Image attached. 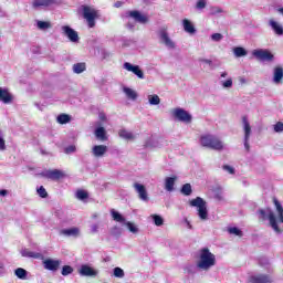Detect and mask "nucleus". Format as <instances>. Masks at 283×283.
Segmentation results:
<instances>
[{
	"instance_id": "obj_13",
	"label": "nucleus",
	"mask_w": 283,
	"mask_h": 283,
	"mask_svg": "<svg viewBox=\"0 0 283 283\" xmlns=\"http://www.w3.org/2000/svg\"><path fill=\"white\" fill-rule=\"evenodd\" d=\"M123 69L126 70V72H132V74H135L137 78H145V73L143 72V69H140L138 65H134L129 62H125L123 64Z\"/></svg>"
},
{
	"instance_id": "obj_22",
	"label": "nucleus",
	"mask_w": 283,
	"mask_h": 283,
	"mask_svg": "<svg viewBox=\"0 0 283 283\" xmlns=\"http://www.w3.org/2000/svg\"><path fill=\"white\" fill-rule=\"evenodd\" d=\"M178 180L177 176L166 177L164 181V189H166L169 193L174 191V187H176V181Z\"/></svg>"
},
{
	"instance_id": "obj_8",
	"label": "nucleus",
	"mask_w": 283,
	"mask_h": 283,
	"mask_svg": "<svg viewBox=\"0 0 283 283\" xmlns=\"http://www.w3.org/2000/svg\"><path fill=\"white\" fill-rule=\"evenodd\" d=\"M252 55L258 61L268 62V63L273 62V59H275V56L273 55V53H271V51L264 50V49L253 50Z\"/></svg>"
},
{
	"instance_id": "obj_39",
	"label": "nucleus",
	"mask_w": 283,
	"mask_h": 283,
	"mask_svg": "<svg viewBox=\"0 0 283 283\" xmlns=\"http://www.w3.org/2000/svg\"><path fill=\"white\" fill-rule=\"evenodd\" d=\"M200 63H206V65H210V67L213 70L214 67H220V62L218 61H211L207 59H200Z\"/></svg>"
},
{
	"instance_id": "obj_23",
	"label": "nucleus",
	"mask_w": 283,
	"mask_h": 283,
	"mask_svg": "<svg viewBox=\"0 0 283 283\" xmlns=\"http://www.w3.org/2000/svg\"><path fill=\"white\" fill-rule=\"evenodd\" d=\"M272 81L275 85H281V83L283 81V69H282V66L274 67Z\"/></svg>"
},
{
	"instance_id": "obj_2",
	"label": "nucleus",
	"mask_w": 283,
	"mask_h": 283,
	"mask_svg": "<svg viewBox=\"0 0 283 283\" xmlns=\"http://www.w3.org/2000/svg\"><path fill=\"white\" fill-rule=\"evenodd\" d=\"M199 145L205 149H211L212 151H222L224 149V142L216 135L205 134L199 138Z\"/></svg>"
},
{
	"instance_id": "obj_3",
	"label": "nucleus",
	"mask_w": 283,
	"mask_h": 283,
	"mask_svg": "<svg viewBox=\"0 0 283 283\" xmlns=\"http://www.w3.org/2000/svg\"><path fill=\"white\" fill-rule=\"evenodd\" d=\"M216 266V254L211 253L208 248H203L199 251V260L197 261V268L199 271H209Z\"/></svg>"
},
{
	"instance_id": "obj_27",
	"label": "nucleus",
	"mask_w": 283,
	"mask_h": 283,
	"mask_svg": "<svg viewBox=\"0 0 283 283\" xmlns=\"http://www.w3.org/2000/svg\"><path fill=\"white\" fill-rule=\"evenodd\" d=\"M182 25H184L185 32H187L188 34H196V27L191 21H189L188 19H184Z\"/></svg>"
},
{
	"instance_id": "obj_59",
	"label": "nucleus",
	"mask_w": 283,
	"mask_h": 283,
	"mask_svg": "<svg viewBox=\"0 0 283 283\" xmlns=\"http://www.w3.org/2000/svg\"><path fill=\"white\" fill-rule=\"evenodd\" d=\"M159 35L160 36H168V33H167L166 30L161 29Z\"/></svg>"
},
{
	"instance_id": "obj_30",
	"label": "nucleus",
	"mask_w": 283,
	"mask_h": 283,
	"mask_svg": "<svg viewBox=\"0 0 283 283\" xmlns=\"http://www.w3.org/2000/svg\"><path fill=\"white\" fill-rule=\"evenodd\" d=\"M270 27L275 32V34H279V36H282V34H283V27H282V24L275 22V20H270Z\"/></svg>"
},
{
	"instance_id": "obj_35",
	"label": "nucleus",
	"mask_w": 283,
	"mask_h": 283,
	"mask_svg": "<svg viewBox=\"0 0 283 283\" xmlns=\"http://www.w3.org/2000/svg\"><path fill=\"white\" fill-rule=\"evenodd\" d=\"M56 120L60 125H67L72 120V117L67 114H61L56 117Z\"/></svg>"
},
{
	"instance_id": "obj_18",
	"label": "nucleus",
	"mask_w": 283,
	"mask_h": 283,
	"mask_svg": "<svg viewBox=\"0 0 283 283\" xmlns=\"http://www.w3.org/2000/svg\"><path fill=\"white\" fill-rule=\"evenodd\" d=\"M95 126L96 128H95L94 135L97 138V140H102V142L107 140V132L105 130V127L101 125V122H96Z\"/></svg>"
},
{
	"instance_id": "obj_11",
	"label": "nucleus",
	"mask_w": 283,
	"mask_h": 283,
	"mask_svg": "<svg viewBox=\"0 0 283 283\" xmlns=\"http://www.w3.org/2000/svg\"><path fill=\"white\" fill-rule=\"evenodd\" d=\"M62 261L59 259H43L42 265L45 271H52L53 273H56L59 269H61Z\"/></svg>"
},
{
	"instance_id": "obj_63",
	"label": "nucleus",
	"mask_w": 283,
	"mask_h": 283,
	"mask_svg": "<svg viewBox=\"0 0 283 283\" xmlns=\"http://www.w3.org/2000/svg\"><path fill=\"white\" fill-rule=\"evenodd\" d=\"M102 59H109V53H107V52L104 51Z\"/></svg>"
},
{
	"instance_id": "obj_1",
	"label": "nucleus",
	"mask_w": 283,
	"mask_h": 283,
	"mask_svg": "<svg viewBox=\"0 0 283 283\" xmlns=\"http://www.w3.org/2000/svg\"><path fill=\"white\" fill-rule=\"evenodd\" d=\"M273 202H274V207L276 209L277 216L275 217V212H273L271 208L260 209L259 220H269L270 227L273 229V231L275 233H282V230L277 224L283 223V207L277 199H273Z\"/></svg>"
},
{
	"instance_id": "obj_45",
	"label": "nucleus",
	"mask_w": 283,
	"mask_h": 283,
	"mask_svg": "<svg viewBox=\"0 0 283 283\" xmlns=\"http://www.w3.org/2000/svg\"><path fill=\"white\" fill-rule=\"evenodd\" d=\"M75 196L77 200H87L88 198L87 191L85 190H77Z\"/></svg>"
},
{
	"instance_id": "obj_62",
	"label": "nucleus",
	"mask_w": 283,
	"mask_h": 283,
	"mask_svg": "<svg viewBox=\"0 0 283 283\" xmlns=\"http://www.w3.org/2000/svg\"><path fill=\"white\" fill-rule=\"evenodd\" d=\"M127 30H134L135 25L132 23L126 24Z\"/></svg>"
},
{
	"instance_id": "obj_31",
	"label": "nucleus",
	"mask_w": 283,
	"mask_h": 283,
	"mask_svg": "<svg viewBox=\"0 0 283 283\" xmlns=\"http://www.w3.org/2000/svg\"><path fill=\"white\" fill-rule=\"evenodd\" d=\"M111 214L113 220H115V222H119L120 224H125L127 222L125 220V217H123V214H120L118 211L114 209L111 210Z\"/></svg>"
},
{
	"instance_id": "obj_55",
	"label": "nucleus",
	"mask_w": 283,
	"mask_h": 283,
	"mask_svg": "<svg viewBox=\"0 0 283 283\" xmlns=\"http://www.w3.org/2000/svg\"><path fill=\"white\" fill-rule=\"evenodd\" d=\"M91 232L92 233H98V224L91 226Z\"/></svg>"
},
{
	"instance_id": "obj_33",
	"label": "nucleus",
	"mask_w": 283,
	"mask_h": 283,
	"mask_svg": "<svg viewBox=\"0 0 283 283\" xmlns=\"http://www.w3.org/2000/svg\"><path fill=\"white\" fill-rule=\"evenodd\" d=\"M124 227H127V229H128V231L130 232V233H134V234H136V233H139V229H138V226H136V223H134V222H132V221H126V222H124Z\"/></svg>"
},
{
	"instance_id": "obj_49",
	"label": "nucleus",
	"mask_w": 283,
	"mask_h": 283,
	"mask_svg": "<svg viewBox=\"0 0 283 283\" xmlns=\"http://www.w3.org/2000/svg\"><path fill=\"white\" fill-rule=\"evenodd\" d=\"M38 196H40V198H48V191L45 190V188L43 186H41L38 189Z\"/></svg>"
},
{
	"instance_id": "obj_12",
	"label": "nucleus",
	"mask_w": 283,
	"mask_h": 283,
	"mask_svg": "<svg viewBox=\"0 0 283 283\" xmlns=\"http://www.w3.org/2000/svg\"><path fill=\"white\" fill-rule=\"evenodd\" d=\"M43 178H49V180H61V178H65V172L59 169L44 170L41 172Z\"/></svg>"
},
{
	"instance_id": "obj_9",
	"label": "nucleus",
	"mask_w": 283,
	"mask_h": 283,
	"mask_svg": "<svg viewBox=\"0 0 283 283\" xmlns=\"http://www.w3.org/2000/svg\"><path fill=\"white\" fill-rule=\"evenodd\" d=\"M52 6H61V0H33V10H42L43 8H52Z\"/></svg>"
},
{
	"instance_id": "obj_16",
	"label": "nucleus",
	"mask_w": 283,
	"mask_h": 283,
	"mask_svg": "<svg viewBox=\"0 0 283 283\" xmlns=\"http://www.w3.org/2000/svg\"><path fill=\"white\" fill-rule=\"evenodd\" d=\"M229 73L227 71L221 72L220 77H219V83L223 90H231L233 87V78L228 77ZM222 78H227L226 81Z\"/></svg>"
},
{
	"instance_id": "obj_34",
	"label": "nucleus",
	"mask_w": 283,
	"mask_h": 283,
	"mask_svg": "<svg viewBox=\"0 0 283 283\" xmlns=\"http://www.w3.org/2000/svg\"><path fill=\"white\" fill-rule=\"evenodd\" d=\"M36 28H38V30H42V31L50 30V28H52V23L49 21L38 20Z\"/></svg>"
},
{
	"instance_id": "obj_7",
	"label": "nucleus",
	"mask_w": 283,
	"mask_h": 283,
	"mask_svg": "<svg viewBox=\"0 0 283 283\" xmlns=\"http://www.w3.org/2000/svg\"><path fill=\"white\" fill-rule=\"evenodd\" d=\"M242 129H243V145L245 151H250L251 146L249 145V140H251V123L249 122V118L247 116L242 117Z\"/></svg>"
},
{
	"instance_id": "obj_5",
	"label": "nucleus",
	"mask_w": 283,
	"mask_h": 283,
	"mask_svg": "<svg viewBox=\"0 0 283 283\" xmlns=\"http://www.w3.org/2000/svg\"><path fill=\"white\" fill-rule=\"evenodd\" d=\"M122 19H133L135 23H140V25H146V23H149V17H147V14H143L138 10L126 11L122 14Z\"/></svg>"
},
{
	"instance_id": "obj_43",
	"label": "nucleus",
	"mask_w": 283,
	"mask_h": 283,
	"mask_svg": "<svg viewBox=\"0 0 283 283\" xmlns=\"http://www.w3.org/2000/svg\"><path fill=\"white\" fill-rule=\"evenodd\" d=\"M192 189H191V184H186L181 187V193L184 196H189L190 193H192Z\"/></svg>"
},
{
	"instance_id": "obj_44",
	"label": "nucleus",
	"mask_w": 283,
	"mask_h": 283,
	"mask_svg": "<svg viewBox=\"0 0 283 283\" xmlns=\"http://www.w3.org/2000/svg\"><path fill=\"white\" fill-rule=\"evenodd\" d=\"M62 275L67 276V275H72V273H74V268L70 266V265H64L62 268Z\"/></svg>"
},
{
	"instance_id": "obj_47",
	"label": "nucleus",
	"mask_w": 283,
	"mask_h": 283,
	"mask_svg": "<svg viewBox=\"0 0 283 283\" xmlns=\"http://www.w3.org/2000/svg\"><path fill=\"white\" fill-rule=\"evenodd\" d=\"M196 8L197 10H205L207 8V0H198Z\"/></svg>"
},
{
	"instance_id": "obj_24",
	"label": "nucleus",
	"mask_w": 283,
	"mask_h": 283,
	"mask_svg": "<svg viewBox=\"0 0 283 283\" xmlns=\"http://www.w3.org/2000/svg\"><path fill=\"white\" fill-rule=\"evenodd\" d=\"M0 101L6 105L12 103V95L8 92V88L0 87Z\"/></svg>"
},
{
	"instance_id": "obj_14",
	"label": "nucleus",
	"mask_w": 283,
	"mask_h": 283,
	"mask_svg": "<svg viewBox=\"0 0 283 283\" xmlns=\"http://www.w3.org/2000/svg\"><path fill=\"white\" fill-rule=\"evenodd\" d=\"M133 187L136 193H138L139 200H143V202H149V195L147 193V188H145V185L135 182Z\"/></svg>"
},
{
	"instance_id": "obj_15",
	"label": "nucleus",
	"mask_w": 283,
	"mask_h": 283,
	"mask_svg": "<svg viewBox=\"0 0 283 283\" xmlns=\"http://www.w3.org/2000/svg\"><path fill=\"white\" fill-rule=\"evenodd\" d=\"M78 274L82 277H96V275H98V272L94 268H92L87 264H83L78 269Z\"/></svg>"
},
{
	"instance_id": "obj_56",
	"label": "nucleus",
	"mask_w": 283,
	"mask_h": 283,
	"mask_svg": "<svg viewBox=\"0 0 283 283\" xmlns=\"http://www.w3.org/2000/svg\"><path fill=\"white\" fill-rule=\"evenodd\" d=\"M129 45H132V41L130 40H124L122 48H129Z\"/></svg>"
},
{
	"instance_id": "obj_37",
	"label": "nucleus",
	"mask_w": 283,
	"mask_h": 283,
	"mask_svg": "<svg viewBox=\"0 0 283 283\" xmlns=\"http://www.w3.org/2000/svg\"><path fill=\"white\" fill-rule=\"evenodd\" d=\"M233 53H234V56L237 57H241V56H247V50L242 46H237L233 49Z\"/></svg>"
},
{
	"instance_id": "obj_4",
	"label": "nucleus",
	"mask_w": 283,
	"mask_h": 283,
	"mask_svg": "<svg viewBox=\"0 0 283 283\" xmlns=\"http://www.w3.org/2000/svg\"><path fill=\"white\" fill-rule=\"evenodd\" d=\"M190 207H196L197 216L201 222L209 220V209H207V201L201 197H197L189 202Z\"/></svg>"
},
{
	"instance_id": "obj_46",
	"label": "nucleus",
	"mask_w": 283,
	"mask_h": 283,
	"mask_svg": "<svg viewBox=\"0 0 283 283\" xmlns=\"http://www.w3.org/2000/svg\"><path fill=\"white\" fill-rule=\"evenodd\" d=\"M222 12H224V10H222V8H220V7H211L210 8V14L212 17H214L216 14H222Z\"/></svg>"
},
{
	"instance_id": "obj_26",
	"label": "nucleus",
	"mask_w": 283,
	"mask_h": 283,
	"mask_svg": "<svg viewBox=\"0 0 283 283\" xmlns=\"http://www.w3.org/2000/svg\"><path fill=\"white\" fill-rule=\"evenodd\" d=\"M119 138H123L124 140H136V135L134 133L127 130V129H119L118 132Z\"/></svg>"
},
{
	"instance_id": "obj_58",
	"label": "nucleus",
	"mask_w": 283,
	"mask_h": 283,
	"mask_svg": "<svg viewBox=\"0 0 283 283\" xmlns=\"http://www.w3.org/2000/svg\"><path fill=\"white\" fill-rule=\"evenodd\" d=\"M123 6H125V2L123 1H117L114 3V8H123Z\"/></svg>"
},
{
	"instance_id": "obj_36",
	"label": "nucleus",
	"mask_w": 283,
	"mask_h": 283,
	"mask_svg": "<svg viewBox=\"0 0 283 283\" xmlns=\"http://www.w3.org/2000/svg\"><path fill=\"white\" fill-rule=\"evenodd\" d=\"M14 275H17L19 280H25V277H28V271H25L23 268H18L14 271Z\"/></svg>"
},
{
	"instance_id": "obj_48",
	"label": "nucleus",
	"mask_w": 283,
	"mask_h": 283,
	"mask_svg": "<svg viewBox=\"0 0 283 283\" xmlns=\"http://www.w3.org/2000/svg\"><path fill=\"white\" fill-rule=\"evenodd\" d=\"M185 273L193 274L196 273V265L188 264L185 266Z\"/></svg>"
},
{
	"instance_id": "obj_21",
	"label": "nucleus",
	"mask_w": 283,
	"mask_h": 283,
	"mask_svg": "<svg viewBox=\"0 0 283 283\" xmlns=\"http://www.w3.org/2000/svg\"><path fill=\"white\" fill-rule=\"evenodd\" d=\"M22 258H32L33 260H44L41 252L30 251L29 249H23L20 251Z\"/></svg>"
},
{
	"instance_id": "obj_41",
	"label": "nucleus",
	"mask_w": 283,
	"mask_h": 283,
	"mask_svg": "<svg viewBox=\"0 0 283 283\" xmlns=\"http://www.w3.org/2000/svg\"><path fill=\"white\" fill-rule=\"evenodd\" d=\"M149 105H160V97L158 95H148Z\"/></svg>"
},
{
	"instance_id": "obj_20",
	"label": "nucleus",
	"mask_w": 283,
	"mask_h": 283,
	"mask_svg": "<svg viewBox=\"0 0 283 283\" xmlns=\"http://www.w3.org/2000/svg\"><path fill=\"white\" fill-rule=\"evenodd\" d=\"M60 235H64L65 238H78V235H81V229L76 227L62 229L60 230Z\"/></svg>"
},
{
	"instance_id": "obj_29",
	"label": "nucleus",
	"mask_w": 283,
	"mask_h": 283,
	"mask_svg": "<svg viewBox=\"0 0 283 283\" xmlns=\"http://www.w3.org/2000/svg\"><path fill=\"white\" fill-rule=\"evenodd\" d=\"M72 70L74 74H83V72L87 70V64H85L84 62L75 63L73 64Z\"/></svg>"
},
{
	"instance_id": "obj_19",
	"label": "nucleus",
	"mask_w": 283,
	"mask_h": 283,
	"mask_svg": "<svg viewBox=\"0 0 283 283\" xmlns=\"http://www.w3.org/2000/svg\"><path fill=\"white\" fill-rule=\"evenodd\" d=\"M107 146L105 145H95L92 147L91 154L94 158H103L107 154Z\"/></svg>"
},
{
	"instance_id": "obj_25",
	"label": "nucleus",
	"mask_w": 283,
	"mask_h": 283,
	"mask_svg": "<svg viewBox=\"0 0 283 283\" xmlns=\"http://www.w3.org/2000/svg\"><path fill=\"white\" fill-rule=\"evenodd\" d=\"M123 92L125 96L128 98V101H136V98H138V93L134 88L124 86Z\"/></svg>"
},
{
	"instance_id": "obj_17",
	"label": "nucleus",
	"mask_w": 283,
	"mask_h": 283,
	"mask_svg": "<svg viewBox=\"0 0 283 283\" xmlns=\"http://www.w3.org/2000/svg\"><path fill=\"white\" fill-rule=\"evenodd\" d=\"M251 283H273V276L269 274H255L250 277Z\"/></svg>"
},
{
	"instance_id": "obj_57",
	"label": "nucleus",
	"mask_w": 283,
	"mask_h": 283,
	"mask_svg": "<svg viewBox=\"0 0 283 283\" xmlns=\"http://www.w3.org/2000/svg\"><path fill=\"white\" fill-rule=\"evenodd\" d=\"M71 43H78V36H69Z\"/></svg>"
},
{
	"instance_id": "obj_50",
	"label": "nucleus",
	"mask_w": 283,
	"mask_h": 283,
	"mask_svg": "<svg viewBox=\"0 0 283 283\" xmlns=\"http://www.w3.org/2000/svg\"><path fill=\"white\" fill-rule=\"evenodd\" d=\"M274 132L276 134H282L283 132V123L282 122H277L275 125H274Z\"/></svg>"
},
{
	"instance_id": "obj_52",
	"label": "nucleus",
	"mask_w": 283,
	"mask_h": 283,
	"mask_svg": "<svg viewBox=\"0 0 283 283\" xmlns=\"http://www.w3.org/2000/svg\"><path fill=\"white\" fill-rule=\"evenodd\" d=\"M64 151L65 154H74L76 151V146H67Z\"/></svg>"
},
{
	"instance_id": "obj_38",
	"label": "nucleus",
	"mask_w": 283,
	"mask_h": 283,
	"mask_svg": "<svg viewBox=\"0 0 283 283\" xmlns=\"http://www.w3.org/2000/svg\"><path fill=\"white\" fill-rule=\"evenodd\" d=\"M150 218L154 220L156 227H163L165 224V219L158 214H151Z\"/></svg>"
},
{
	"instance_id": "obj_60",
	"label": "nucleus",
	"mask_w": 283,
	"mask_h": 283,
	"mask_svg": "<svg viewBox=\"0 0 283 283\" xmlns=\"http://www.w3.org/2000/svg\"><path fill=\"white\" fill-rule=\"evenodd\" d=\"M0 196H2V197L8 196V190H6V189L0 190Z\"/></svg>"
},
{
	"instance_id": "obj_53",
	"label": "nucleus",
	"mask_w": 283,
	"mask_h": 283,
	"mask_svg": "<svg viewBox=\"0 0 283 283\" xmlns=\"http://www.w3.org/2000/svg\"><path fill=\"white\" fill-rule=\"evenodd\" d=\"M0 151H6V140L0 137Z\"/></svg>"
},
{
	"instance_id": "obj_32",
	"label": "nucleus",
	"mask_w": 283,
	"mask_h": 283,
	"mask_svg": "<svg viewBox=\"0 0 283 283\" xmlns=\"http://www.w3.org/2000/svg\"><path fill=\"white\" fill-rule=\"evenodd\" d=\"M62 34H64V36H78V32H76L70 25L62 27Z\"/></svg>"
},
{
	"instance_id": "obj_51",
	"label": "nucleus",
	"mask_w": 283,
	"mask_h": 283,
	"mask_svg": "<svg viewBox=\"0 0 283 283\" xmlns=\"http://www.w3.org/2000/svg\"><path fill=\"white\" fill-rule=\"evenodd\" d=\"M222 169L223 171H228V174H231V175L235 174V168H233V166L223 165Z\"/></svg>"
},
{
	"instance_id": "obj_10",
	"label": "nucleus",
	"mask_w": 283,
	"mask_h": 283,
	"mask_svg": "<svg viewBox=\"0 0 283 283\" xmlns=\"http://www.w3.org/2000/svg\"><path fill=\"white\" fill-rule=\"evenodd\" d=\"M171 114L174 116V118H176L177 120H180V123H191V114L187 113V111H185V108H174L171 111Z\"/></svg>"
},
{
	"instance_id": "obj_6",
	"label": "nucleus",
	"mask_w": 283,
	"mask_h": 283,
	"mask_svg": "<svg viewBox=\"0 0 283 283\" xmlns=\"http://www.w3.org/2000/svg\"><path fill=\"white\" fill-rule=\"evenodd\" d=\"M82 14L88 28H94L96 25V18L98 17L96 9L90 6H82Z\"/></svg>"
},
{
	"instance_id": "obj_54",
	"label": "nucleus",
	"mask_w": 283,
	"mask_h": 283,
	"mask_svg": "<svg viewBox=\"0 0 283 283\" xmlns=\"http://www.w3.org/2000/svg\"><path fill=\"white\" fill-rule=\"evenodd\" d=\"M98 118L102 123H105L107 120V116L105 115V113H99Z\"/></svg>"
},
{
	"instance_id": "obj_61",
	"label": "nucleus",
	"mask_w": 283,
	"mask_h": 283,
	"mask_svg": "<svg viewBox=\"0 0 283 283\" xmlns=\"http://www.w3.org/2000/svg\"><path fill=\"white\" fill-rule=\"evenodd\" d=\"M185 222H186L188 229H193V226H191V222L189 220L186 219Z\"/></svg>"
},
{
	"instance_id": "obj_42",
	"label": "nucleus",
	"mask_w": 283,
	"mask_h": 283,
	"mask_svg": "<svg viewBox=\"0 0 283 283\" xmlns=\"http://www.w3.org/2000/svg\"><path fill=\"white\" fill-rule=\"evenodd\" d=\"M228 232L231 235H237L238 238H242V235H243L242 230H240V228H235V227L229 228Z\"/></svg>"
},
{
	"instance_id": "obj_28",
	"label": "nucleus",
	"mask_w": 283,
	"mask_h": 283,
	"mask_svg": "<svg viewBox=\"0 0 283 283\" xmlns=\"http://www.w3.org/2000/svg\"><path fill=\"white\" fill-rule=\"evenodd\" d=\"M159 42L164 43L168 50L176 49V42H174V40H171L169 36H160Z\"/></svg>"
},
{
	"instance_id": "obj_40",
	"label": "nucleus",
	"mask_w": 283,
	"mask_h": 283,
	"mask_svg": "<svg viewBox=\"0 0 283 283\" xmlns=\"http://www.w3.org/2000/svg\"><path fill=\"white\" fill-rule=\"evenodd\" d=\"M114 277H119V280H123L125 277V270L122 268H115L113 270Z\"/></svg>"
},
{
	"instance_id": "obj_64",
	"label": "nucleus",
	"mask_w": 283,
	"mask_h": 283,
	"mask_svg": "<svg viewBox=\"0 0 283 283\" xmlns=\"http://www.w3.org/2000/svg\"><path fill=\"white\" fill-rule=\"evenodd\" d=\"M276 11L279 12V14H283V8H279L276 9Z\"/></svg>"
}]
</instances>
